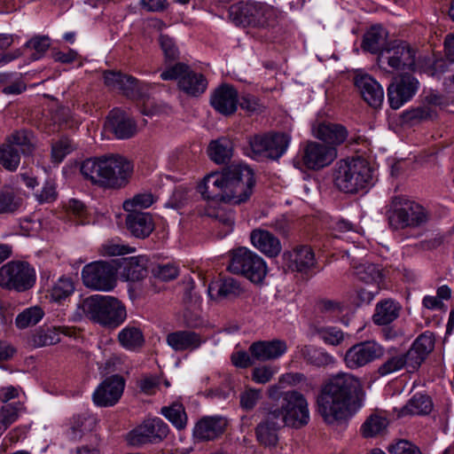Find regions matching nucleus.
<instances>
[{
  "mask_svg": "<svg viewBox=\"0 0 454 454\" xmlns=\"http://www.w3.org/2000/svg\"><path fill=\"white\" fill-rule=\"evenodd\" d=\"M35 269L27 262L12 261L0 268V286L8 290L25 292L35 283Z\"/></svg>",
  "mask_w": 454,
  "mask_h": 454,
  "instance_id": "ddd939ff",
  "label": "nucleus"
},
{
  "mask_svg": "<svg viewBox=\"0 0 454 454\" xmlns=\"http://www.w3.org/2000/svg\"><path fill=\"white\" fill-rule=\"evenodd\" d=\"M285 426L277 417L269 411L265 419L257 425L255 429L258 442L265 446H275L278 441V431Z\"/></svg>",
  "mask_w": 454,
  "mask_h": 454,
  "instance_id": "bb28decb",
  "label": "nucleus"
},
{
  "mask_svg": "<svg viewBox=\"0 0 454 454\" xmlns=\"http://www.w3.org/2000/svg\"><path fill=\"white\" fill-rule=\"evenodd\" d=\"M20 162V155L18 148L12 144H3L0 146V164L9 171H15Z\"/></svg>",
  "mask_w": 454,
  "mask_h": 454,
  "instance_id": "a18cd8bd",
  "label": "nucleus"
},
{
  "mask_svg": "<svg viewBox=\"0 0 454 454\" xmlns=\"http://www.w3.org/2000/svg\"><path fill=\"white\" fill-rule=\"evenodd\" d=\"M347 137L348 130L340 124L324 122L317 127V138L325 145H331L337 148L338 145L344 143Z\"/></svg>",
  "mask_w": 454,
  "mask_h": 454,
  "instance_id": "c85d7f7f",
  "label": "nucleus"
},
{
  "mask_svg": "<svg viewBox=\"0 0 454 454\" xmlns=\"http://www.w3.org/2000/svg\"><path fill=\"white\" fill-rule=\"evenodd\" d=\"M146 262L145 257L134 256L123 259L122 276L128 281H138L146 276Z\"/></svg>",
  "mask_w": 454,
  "mask_h": 454,
  "instance_id": "f704fd0d",
  "label": "nucleus"
},
{
  "mask_svg": "<svg viewBox=\"0 0 454 454\" xmlns=\"http://www.w3.org/2000/svg\"><path fill=\"white\" fill-rule=\"evenodd\" d=\"M74 292V284L71 278L60 277L49 290L52 301L61 303L69 298Z\"/></svg>",
  "mask_w": 454,
  "mask_h": 454,
  "instance_id": "a19ab883",
  "label": "nucleus"
},
{
  "mask_svg": "<svg viewBox=\"0 0 454 454\" xmlns=\"http://www.w3.org/2000/svg\"><path fill=\"white\" fill-rule=\"evenodd\" d=\"M43 317L44 311L41 307L32 306L17 315L15 325L19 329H25L35 325Z\"/></svg>",
  "mask_w": 454,
  "mask_h": 454,
  "instance_id": "37998d69",
  "label": "nucleus"
},
{
  "mask_svg": "<svg viewBox=\"0 0 454 454\" xmlns=\"http://www.w3.org/2000/svg\"><path fill=\"white\" fill-rule=\"evenodd\" d=\"M406 360L403 353L390 355L386 361L378 368V374L381 377L394 373L403 369Z\"/></svg>",
  "mask_w": 454,
  "mask_h": 454,
  "instance_id": "3c124183",
  "label": "nucleus"
},
{
  "mask_svg": "<svg viewBox=\"0 0 454 454\" xmlns=\"http://www.w3.org/2000/svg\"><path fill=\"white\" fill-rule=\"evenodd\" d=\"M372 171L367 162L360 158H348L336 163L333 182L336 187L347 193H356L369 185Z\"/></svg>",
  "mask_w": 454,
  "mask_h": 454,
  "instance_id": "39448f33",
  "label": "nucleus"
},
{
  "mask_svg": "<svg viewBox=\"0 0 454 454\" xmlns=\"http://www.w3.org/2000/svg\"><path fill=\"white\" fill-rule=\"evenodd\" d=\"M337 158V148L321 142H314V170L331 165Z\"/></svg>",
  "mask_w": 454,
  "mask_h": 454,
  "instance_id": "58836bf2",
  "label": "nucleus"
},
{
  "mask_svg": "<svg viewBox=\"0 0 454 454\" xmlns=\"http://www.w3.org/2000/svg\"><path fill=\"white\" fill-rule=\"evenodd\" d=\"M261 391L248 388L240 394V405L247 411L252 410L261 399Z\"/></svg>",
  "mask_w": 454,
  "mask_h": 454,
  "instance_id": "052dcab7",
  "label": "nucleus"
},
{
  "mask_svg": "<svg viewBox=\"0 0 454 454\" xmlns=\"http://www.w3.org/2000/svg\"><path fill=\"white\" fill-rule=\"evenodd\" d=\"M284 259L292 270L307 273L312 265V248L305 245L296 246L292 251L284 253Z\"/></svg>",
  "mask_w": 454,
  "mask_h": 454,
  "instance_id": "cd10ccee",
  "label": "nucleus"
},
{
  "mask_svg": "<svg viewBox=\"0 0 454 454\" xmlns=\"http://www.w3.org/2000/svg\"><path fill=\"white\" fill-rule=\"evenodd\" d=\"M383 354V348L375 342H356L344 356L348 368L355 370L366 365Z\"/></svg>",
  "mask_w": 454,
  "mask_h": 454,
  "instance_id": "6ab92c4d",
  "label": "nucleus"
},
{
  "mask_svg": "<svg viewBox=\"0 0 454 454\" xmlns=\"http://www.w3.org/2000/svg\"><path fill=\"white\" fill-rule=\"evenodd\" d=\"M40 340H61L65 338L80 339L81 333L74 327L66 325H45L39 335Z\"/></svg>",
  "mask_w": 454,
  "mask_h": 454,
  "instance_id": "c9c22d12",
  "label": "nucleus"
},
{
  "mask_svg": "<svg viewBox=\"0 0 454 454\" xmlns=\"http://www.w3.org/2000/svg\"><path fill=\"white\" fill-rule=\"evenodd\" d=\"M269 227L272 228L283 237H288L292 229V223L285 215L275 218L269 223Z\"/></svg>",
  "mask_w": 454,
  "mask_h": 454,
  "instance_id": "774afa93",
  "label": "nucleus"
},
{
  "mask_svg": "<svg viewBox=\"0 0 454 454\" xmlns=\"http://www.w3.org/2000/svg\"><path fill=\"white\" fill-rule=\"evenodd\" d=\"M433 409L431 398L423 394H415L404 405L399 413V417L405 415H427Z\"/></svg>",
  "mask_w": 454,
  "mask_h": 454,
  "instance_id": "e433bc0d",
  "label": "nucleus"
},
{
  "mask_svg": "<svg viewBox=\"0 0 454 454\" xmlns=\"http://www.w3.org/2000/svg\"><path fill=\"white\" fill-rule=\"evenodd\" d=\"M390 454H421L419 449L411 442L402 440L389 448Z\"/></svg>",
  "mask_w": 454,
  "mask_h": 454,
  "instance_id": "338daca9",
  "label": "nucleus"
},
{
  "mask_svg": "<svg viewBox=\"0 0 454 454\" xmlns=\"http://www.w3.org/2000/svg\"><path fill=\"white\" fill-rule=\"evenodd\" d=\"M159 43L164 54L165 69L170 66L175 65V62L179 58V51L176 47L173 38L168 35H160L159 37Z\"/></svg>",
  "mask_w": 454,
  "mask_h": 454,
  "instance_id": "603ef678",
  "label": "nucleus"
},
{
  "mask_svg": "<svg viewBox=\"0 0 454 454\" xmlns=\"http://www.w3.org/2000/svg\"><path fill=\"white\" fill-rule=\"evenodd\" d=\"M153 203V197L151 193H139L132 199L123 202V208L126 212L139 211L141 208H147Z\"/></svg>",
  "mask_w": 454,
  "mask_h": 454,
  "instance_id": "5fc2aeb1",
  "label": "nucleus"
},
{
  "mask_svg": "<svg viewBox=\"0 0 454 454\" xmlns=\"http://www.w3.org/2000/svg\"><path fill=\"white\" fill-rule=\"evenodd\" d=\"M211 106L223 115L234 114L238 108L239 96L236 89L229 84L218 87L210 99Z\"/></svg>",
  "mask_w": 454,
  "mask_h": 454,
  "instance_id": "5701e85b",
  "label": "nucleus"
},
{
  "mask_svg": "<svg viewBox=\"0 0 454 454\" xmlns=\"http://www.w3.org/2000/svg\"><path fill=\"white\" fill-rule=\"evenodd\" d=\"M401 306L393 300H384L376 305L372 316L373 322L379 325H388L399 316Z\"/></svg>",
  "mask_w": 454,
  "mask_h": 454,
  "instance_id": "473e14b6",
  "label": "nucleus"
},
{
  "mask_svg": "<svg viewBox=\"0 0 454 454\" xmlns=\"http://www.w3.org/2000/svg\"><path fill=\"white\" fill-rule=\"evenodd\" d=\"M125 381L119 375L106 378L94 391L93 402L99 407L114 406L121 398Z\"/></svg>",
  "mask_w": 454,
  "mask_h": 454,
  "instance_id": "aec40b11",
  "label": "nucleus"
},
{
  "mask_svg": "<svg viewBox=\"0 0 454 454\" xmlns=\"http://www.w3.org/2000/svg\"><path fill=\"white\" fill-rule=\"evenodd\" d=\"M360 381L350 373L340 372L326 380L317 397V412L330 427H346L362 406Z\"/></svg>",
  "mask_w": 454,
  "mask_h": 454,
  "instance_id": "f257e3e1",
  "label": "nucleus"
},
{
  "mask_svg": "<svg viewBox=\"0 0 454 454\" xmlns=\"http://www.w3.org/2000/svg\"><path fill=\"white\" fill-rule=\"evenodd\" d=\"M387 32L382 26H372L364 35L362 48L365 51L379 55L387 45Z\"/></svg>",
  "mask_w": 454,
  "mask_h": 454,
  "instance_id": "c756f323",
  "label": "nucleus"
},
{
  "mask_svg": "<svg viewBox=\"0 0 454 454\" xmlns=\"http://www.w3.org/2000/svg\"><path fill=\"white\" fill-rule=\"evenodd\" d=\"M239 285L232 278H227L221 281H214L208 285L207 294L211 300L219 301L230 295H236L239 293Z\"/></svg>",
  "mask_w": 454,
  "mask_h": 454,
  "instance_id": "2f4dec72",
  "label": "nucleus"
},
{
  "mask_svg": "<svg viewBox=\"0 0 454 454\" xmlns=\"http://www.w3.org/2000/svg\"><path fill=\"white\" fill-rule=\"evenodd\" d=\"M285 426L301 427L309 420V403L295 390L282 393L280 408L270 410Z\"/></svg>",
  "mask_w": 454,
  "mask_h": 454,
  "instance_id": "1a4fd4ad",
  "label": "nucleus"
},
{
  "mask_svg": "<svg viewBox=\"0 0 454 454\" xmlns=\"http://www.w3.org/2000/svg\"><path fill=\"white\" fill-rule=\"evenodd\" d=\"M229 17L236 26L267 27L274 23L277 11L265 2L240 1L230 7Z\"/></svg>",
  "mask_w": 454,
  "mask_h": 454,
  "instance_id": "0eeeda50",
  "label": "nucleus"
},
{
  "mask_svg": "<svg viewBox=\"0 0 454 454\" xmlns=\"http://www.w3.org/2000/svg\"><path fill=\"white\" fill-rule=\"evenodd\" d=\"M132 167L117 154L90 158L82 161L80 171L85 179L106 188H120L128 179Z\"/></svg>",
  "mask_w": 454,
  "mask_h": 454,
  "instance_id": "7ed1b4c3",
  "label": "nucleus"
},
{
  "mask_svg": "<svg viewBox=\"0 0 454 454\" xmlns=\"http://www.w3.org/2000/svg\"><path fill=\"white\" fill-rule=\"evenodd\" d=\"M238 106L248 114L259 113L262 110V106L259 100L253 95L245 94L239 98Z\"/></svg>",
  "mask_w": 454,
  "mask_h": 454,
  "instance_id": "0e129e2a",
  "label": "nucleus"
},
{
  "mask_svg": "<svg viewBox=\"0 0 454 454\" xmlns=\"http://www.w3.org/2000/svg\"><path fill=\"white\" fill-rule=\"evenodd\" d=\"M23 403L18 401L4 404L0 408V436L25 412Z\"/></svg>",
  "mask_w": 454,
  "mask_h": 454,
  "instance_id": "4c0bfd02",
  "label": "nucleus"
},
{
  "mask_svg": "<svg viewBox=\"0 0 454 454\" xmlns=\"http://www.w3.org/2000/svg\"><path fill=\"white\" fill-rule=\"evenodd\" d=\"M200 306L201 304H191L184 306L183 311V318L188 326L196 327L201 325L202 318L200 313Z\"/></svg>",
  "mask_w": 454,
  "mask_h": 454,
  "instance_id": "bf43d9fd",
  "label": "nucleus"
},
{
  "mask_svg": "<svg viewBox=\"0 0 454 454\" xmlns=\"http://www.w3.org/2000/svg\"><path fill=\"white\" fill-rule=\"evenodd\" d=\"M285 342H253L249 348L254 358L260 361L276 359L286 353Z\"/></svg>",
  "mask_w": 454,
  "mask_h": 454,
  "instance_id": "7c9ffc66",
  "label": "nucleus"
},
{
  "mask_svg": "<svg viewBox=\"0 0 454 454\" xmlns=\"http://www.w3.org/2000/svg\"><path fill=\"white\" fill-rule=\"evenodd\" d=\"M107 126L119 139H126L137 132V124L125 112L115 108L107 117Z\"/></svg>",
  "mask_w": 454,
  "mask_h": 454,
  "instance_id": "b1692460",
  "label": "nucleus"
},
{
  "mask_svg": "<svg viewBox=\"0 0 454 454\" xmlns=\"http://www.w3.org/2000/svg\"><path fill=\"white\" fill-rule=\"evenodd\" d=\"M254 174L247 165L237 164L229 167L225 203L239 205L246 202L253 193Z\"/></svg>",
  "mask_w": 454,
  "mask_h": 454,
  "instance_id": "9b49d317",
  "label": "nucleus"
},
{
  "mask_svg": "<svg viewBox=\"0 0 454 454\" xmlns=\"http://www.w3.org/2000/svg\"><path fill=\"white\" fill-rule=\"evenodd\" d=\"M74 148V145L67 137H62L51 146V158L56 163L61 162L64 158L70 153Z\"/></svg>",
  "mask_w": 454,
  "mask_h": 454,
  "instance_id": "6e6d98bb",
  "label": "nucleus"
},
{
  "mask_svg": "<svg viewBox=\"0 0 454 454\" xmlns=\"http://www.w3.org/2000/svg\"><path fill=\"white\" fill-rule=\"evenodd\" d=\"M194 281L191 278L184 282V305L201 304V298L194 290Z\"/></svg>",
  "mask_w": 454,
  "mask_h": 454,
  "instance_id": "680f3d73",
  "label": "nucleus"
},
{
  "mask_svg": "<svg viewBox=\"0 0 454 454\" xmlns=\"http://www.w3.org/2000/svg\"><path fill=\"white\" fill-rule=\"evenodd\" d=\"M252 245L268 257H277L281 250L280 240L268 231L255 229L250 234Z\"/></svg>",
  "mask_w": 454,
  "mask_h": 454,
  "instance_id": "a878e982",
  "label": "nucleus"
},
{
  "mask_svg": "<svg viewBox=\"0 0 454 454\" xmlns=\"http://www.w3.org/2000/svg\"><path fill=\"white\" fill-rule=\"evenodd\" d=\"M105 85L130 98H139L145 95V86L135 77L119 71L106 70L103 73Z\"/></svg>",
  "mask_w": 454,
  "mask_h": 454,
  "instance_id": "f3484780",
  "label": "nucleus"
},
{
  "mask_svg": "<svg viewBox=\"0 0 454 454\" xmlns=\"http://www.w3.org/2000/svg\"><path fill=\"white\" fill-rule=\"evenodd\" d=\"M7 143L19 147L23 154H30L35 148V138L31 131L19 130L8 138Z\"/></svg>",
  "mask_w": 454,
  "mask_h": 454,
  "instance_id": "c03bdc74",
  "label": "nucleus"
},
{
  "mask_svg": "<svg viewBox=\"0 0 454 454\" xmlns=\"http://www.w3.org/2000/svg\"><path fill=\"white\" fill-rule=\"evenodd\" d=\"M355 275L366 284H379L382 281V270L380 265L364 262L355 267Z\"/></svg>",
  "mask_w": 454,
  "mask_h": 454,
  "instance_id": "79ce46f5",
  "label": "nucleus"
},
{
  "mask_svg": "<svg viewBox=\"0 0 454 454\" xmlns=\"http://www.w3.org/2000/svg\"><path fill=\"white\" fill-rule=\"evenodd\" d=\"M433 349L434 342H413L406 352H403L407 367L417 370Z\"/></svg>",
  "mask_w": 454,
  "mask_h": 454,
  "instance_id": "72a5a7b5",
  "label": "nucleus"
},
{
  "mask_svg": "<svg viewBox=\"0 0 454 454\" xmlns=\"http://www.w3.org/2000/svg\"><path fill=\"white\" fill-rule=\"evenodd\" d=\"M228 270L231 273L244 276L254 284L262 283L268 272L266 262L247 247H239L233 251Z\"/></svg>",
  "mask_w": 454,
  "mask_h": 454,
  "instance_id": "9d476101",
  "label": "nucleus"
},
{
  "mask_svg": "<svg viewBox=\"0 0 454 454\" xmlns=\"http://www.w3.org/2000/svg\"><path fill=\"white\" fill-rule=\"evenodd\" d=\"M163 81L176 80L178 88L187 95L198 97L205 92L207 81L202 74L196 73L184 63L168 66L160 73Z\"/></svg>",
  "mask_w": 454,
  "mask_h": 454,
  "instance_id": "f8f14e48",
  "label": "nucleus"
},
{
  "mask_svg": "<svg viewBox=\"0 0 454 454\" xmlns=\"http://www.w3.org/2000/svg\"><path fill=\"white\" fill-rule=\"evenodd\" d=\"M387 216L390 228L395 231L415 229L427 224L430 214L420 204L402 196L392 199Z\"/></svg>",
  "mask_w": 454,
  "mask_h": 454,
  "instance_id": "423d86ee",
  "label": "nucleus"
},
{
  "mask_svg": "<svg viewBox=\"0 0 454 454\" xmlns=\"http://www.w3.org/2000/svg\"><path fill=\"white\" fill-rule=\"evenodd\" d=\"M322 339L323 340H343V333L337 327L329 326L320 329H314V337Z\"/></svg>",
  "mask_w": 454,
  "mask_h": 454,
  "instance_id": "e2e57ef3",
  "label": "nucleus"
},
{
  "mask_svg": "<svg viewBox=\"0 0 454 454\" xmlns=\"http://www.w3.org/2000/svg\"><path fill=\"white\" fill-rule=\"evenodd\" d=\"M208 155L215 163L228 161L232 155V145L227 137H220L212 141L208 145Z\"/></svg>",
  "mask_w": 454,
  "mask_h": 454,
  "instance_id": "ea45409f",
  "label": "nucleus"
},
{
  "mask_svg": "<svg viewBox=\"0 0 454 454\" xmlns=\"http://www.w3.org/2000/svg\"><path fill=\"white\" fill-rule=\"evenodd\" d=\"M343 309V303L335 300L320 299L317 301V311L328 317H337Z\"/></svg>",
  "mask_w": 454,
  "mask_h": 454,
  "instance_id": "4d7b16f0",
  "label": "nucleus"
},
{
  "mask_svg": "<svg viewBox=\"0 0 454 454\" xmlns=\"http://www.w3.org/2000/svg\"><path fill=\"white\" fill-rule=\"evenodd\" d=\"M226 426L223 417H203L194 426L193 437L198 442L213 441L223 434Z\"/></svg>",
  "mask_w": 454,
  "mask_h": 454,
  "instance_id": "412c9836",
  "label": "nucleus"
},
{
  "mask_svg": "<svg viewBox=\"0 0 454 454\" xmlns=\"http://www.w3.org/2000/svg\"><path fill=\"white\" fill-rule=\"evenodd\" d=\"M21 205V199L19 198L12 188L4 187L0 192V214L12 213Z\"/></svg>",
  "mask_w": 454,
  "mask_h": 454,
  "instance_id": "8fccbe9b",
  "label": "nucleus"
},
{
  "mask_svg": "<svg viewBox=\"0 0 454 454\" xmlns=\"http://www.w3.org/2000/svg\"><path fill=\"white\" fill-rule=\"evenodd\" d=\"M161 414L168 419L177 429H183L186 426L187 416L183 404L176 403L170 406L163 407Z\"/></svg>",
  "mask_w": 454,
  "mask_h": 454,
  "instance_id": "09e8293b",
  "label": "nucleus"
},
{
  "mask_svg": "<svg viewBox=\"0 0 454 454\" xmlns=\"http://www.w3.org/2000/svg\"><path fill=\"white\" fill-rule=\"evenodd\" d=\"M51 45L50 38L46 35H36L31 38L24 44L25 50L35 51L31 58L33 60H37L47 51Z\"/></svg>",
  "mask_w": 454,
  "mask_h": 454,
  "instance_id": "864d4df0",
  "label": "nucleus"
},
{
  "mask_svg": "<svg viewBox=\"0 0 454 454\" xmlns=\"http://www.w3.org/2000/svg\"><path fill=\"white\" fill-rule=\"evenodd\" d=\"M118 263L115 261L95 262L84 266L82 270L83 284L91 289L111 291L116 285Z\"/></svg>",
  "mask_w": 454,
  "mask_h": 454,
  "instance_id": "2eb2a0df",
  "label": "nucleus"
},
{
  "mask_svg": "<svg viewBox=\"0 0 454 454\" xmlns=\"http://www.w3.org/2000/svg\"><path fill=\"white\" fill-rule=\"evenodd\" d=\"M378 65L381 69L393 71L412 70L416 63V51L406 42L387 43L378 56Z\"/></svg>",
  "mask_w": 454,
  "mask_h": 454,
  "instance_id": "4468645a",
  "label": "nucleus"
},
{
  "mask_svg": "<svg viewBox=\"0 0 454 454\" xmlns=\"http://www.w3.org/2000/svg\"><path fill=\"white\" fill-rule=\"evenodd\" d=\"M153 338L148 333H144L140 327L132 325H128L118 334V340H145Z\"/></svg>",
  "mask_w": 454,
  "mask_h": 454,
  "instance_id": "13d9d810",
  "label": "nucleus"
},
{
  "mask_svg": "<svg viewBox=\"0 0 454 454\" xmlns=\"http://www.w3.org/2000/svg\"><path fill=\"white\" fill-rule=\"evenodd\" d=\"M436 117V111L429 105H422L406 111L403 114L405 121L417 124L422 121L433 120Z\"/></svg>",
  "mask_w": 454,
  "mask_h": 454,
  "instance_id": "49530a36",
  "label": "nucleus"
},
{
  "mask_svg": "<svg viewBox=\"0 0 454 454\" xmlns=\"http://www.w3.org/2000/svg\"><path fill=\"white\" fill-rule=\"evenodd\" d=\"M168 434V426L160 418L145 419L142 424L131 430L127 440L132 446H142L148 443H158Z\"/></svg>",
  "mask_w": 454,
  "mask_h": 454,
  "instance_id": "dca6fc26",
  "label": "nucleus"
},
{
  "mask_svg": "<svg viewBox=\"0 0 454 454\" xmlns=\"http://www.w3.org/2000/svg\"><path fill=\"white\" fill-rule=\"evenodd\" d=\"M355 86L359 90L363 99L372 107H380L384 100L382 86L371 75H357Z\"/></svg>",
  "mask_w": 454,
  "mask_h": 454,
  "instance_id": "4be33fe9",
  "label": "nucleus"
},
{
  "mask_svg": "<svg viewBox=\"0 0 454 454\" xmlns=\"http://www.w3.org/2000/svg\"><path fill=\"white\" fill-rule=\"evenodd\" d=\"M90 319L105 326L116 327L127 317L124 305L109 295L95 294L82 300L79 307Z\"/></svg>",
  "mask_w": 454,
  "mask_h": 454,
  "instance_id": "20e7f679",
  "label": "nucleus"
},
{
  "mask_svg": "<svg viewBox=\"0 0 454 454\" xmlns=\"http://www.w3.org/2000/svg\"><path fill=\"white\" fill-rule=\"evenodd\" d=\"M291 137L286 133H261L247 138V154L254 160H278L286 152Z\"/></svg>",
  "mask_w": 454,
  "mask_h": 454,
  "instance_id": "6e6552de",
  "label": "nucleus"
},
{
  "mask_svg": "<svg viewBox=\"0 0 454 454\" xmlns=\"http://www.w3.org/2000/svg\"><path fill=\"white\" fill-rule=\"evenodd\" d=\"M419 85V81L409 74L396 78L387 87V98L390 107L396 110L410 101L418 91Z\"/></svg>",
  "mask_w": 454,
  "mask_h": 454,
  "instance_id": "a211bd4d",
  "label": "nucleus"
},
{
  "mask_svg": "<svg viewBox=\"0 0 454 454\" xmlns=\"http://www.w3.org/2000/svg\"><path fill=\"white\" fill-rule=\"evenodd\" d=\"M229 168L223 172H212L207 175L198 186V191L207 201L204 214L215 219L222 226L220 237L229 234L234 225L235 217L231 210H227L219 203H225Z\"/></svg>",
  "mask_w": 454,
  "mask_h": 454,
  "instance_id": "f03ea898",
  "label": "nucleus"
},
{
  "mask_svg": "<svg viewBox=\"0 0 454 454\" xmlns=\"http://www.w3.org/2000/svg\"><path fill=\"white\" fill-rule=\"evenodd\" d=\"M125 223L131 235L138 239L147 238L154 230L153 216L146 212H128Z\"/></svg>",
  "mask_w": 454,
  "mask_h": 454,
  "instance_id": "393cba45",
  "label": "nucleus"
},
{
  "mask_svg": "<svg viewBox=\"0 0 454 454\" xmlns=\"http://www.w3.org/2000/svg\"><path fill=\"white\" fill-rule=\"evenodd\" d=\"M387 426V418L372 414L364 422L361 431L364 437H373L386 430Z\"/></svg>",
  "mask_w": 454,
  "mask_h": 454,
  "instance_id": "de8ad7c7",
  "label": "nucleus"
},
{
  "mask_svg": "<svg viewBox=\"0 0 454 454\" xmlns=\"http://www.w3.org/2000/svg\"><path fill=\"white\" fill-rule=\"evenodd\" d=\"M275 374V371L270 366L255 367L252 372V380L258 384L269 382Z\"/></svg>",
  "mask_w": 454,
  "mask_h": 454,
  "instance_id": "69168bd1",
  "label": "nucleus"
}]
</instances>
